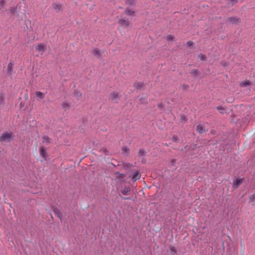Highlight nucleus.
<instances>
[{
	"label": "nucleus",
	"mask_w": 255,
	"mask_h": 255,
	"mask_svg": "<svg viewBox=\"0 0 255 255\" xmlns=\"http://www.w3.org/2000/svg\"><path fill=\"white\" fill-rule=\"evenodd\" d=\"M13 137L12 136V133L10 131V132H3L0 136V142H10Z\"/></svg>",
	"instance_id": "1"
},
{
	"label": "nucleus",
	"mask_w": 255,
	"mask_h": 255,
	"mask_svg": "<svg viewBox=\"0 0 255 255\" xmlns=\"http://www.w3.org/2000/svg\"><path fill=\"white\" fill-rule=\"evenodd\" d=\"M130 173L129 177L131 178L133 181H135L140 179L141 174L138 171L133 169L130 171Z\"/></svg>",
	"instance_id": "2"
},
{
	"label": "nucleus",
	"mask_w": 255,
	"mask_h": 255,
	"mask_svg": "<svg viewBox=\"0 0 255 255\" xmlns=\"http://www.w3.org/2000/svg\"><path fill=\"white\" fill-rule=\"evenodd\" d=\"M47 149L43 146H41L39 148V153L41 156H42L45 160H47L48 157V154L46 151Z\"/></svg>",
	"instance_id": "3"
},
{
	"label": "nucleus",
	"mask_w": 255,
	"mask_h": 255,
	"mask_svg": "<svg viewBox=\"0 0 255 255\" xmlns=\"http://www.w3.org/2000/svg\"><path fill=\"white\" fill-rule=\"evenodd\" d=\"M243 178H237L234 181L233 187L234 189H237L239 186L242 184Z\"/></svg>",
	"instance_id": "4"
},
{
	"label": "nucleus",
	"mask_w": 255,
	"mask_h": 255,
	"mask_svg": "<svg viewBox=\"0 0 255 255\" xmlns=\"http://www.w3.org/2000/svg\"><path fill=\"white\" fill-rule=\"evenodd\" d=\"M52 6L57 12L62 10V4L61 3L54 2L52 4Z\"/></svg>",
	"instance_id": "5"
},
{
	"label": "nucleus",
	"mask_w": 255,
	"mask_h": 255,
	"mask_svg": "<svg viewBox=\"0 0 255 255\" xmlns=\"http://www.w3.org/2000/svg\"><path fill=\"white\" fill-rule=\"evenodd\" d=\"M119 23L124 27H127L129 25L128 19H122L119 20Z\"/></svg>",
	"instance_id": "6"
},
{
	"label": "nucleus",
	"mask_w": 255,
	"mask_h": 255,
	"mask_svg": "<svg viewBox=\"0 0 255 255\" xmlns=\"http://www.w3.org/2000/svg\"><path fill=\"white\" fill-rule=\"evenodd\" d=\"M130 152L129 148L127 146H123L122 148V154L128 156Z\"/></svg>",
	"instance_id": "7"
},
{
	"label": "nucleus",
	"mask_w": 255,
	"mask_h": 255,
	"mask_svg": "<svg viewBox=\"0 0 255 255\" xmlns=\"http://www.w3.org/2000/svg\"><path fill=\"white\" fill-rule=\"evenodd\" d=\"M45 49V45L44 43H40L36 47V50L41 52H43Z\"/></svg>",
	"instance_id": "8"
},
{
	"label": "nucleus",
	"mask_w": 255,
	"mask_h": 255,
	"mask_svg": "<svg viewBox=\"0 0 255 255\" xmlns=\"http://www.w3.org/2000/svg\"><path fill=\"white\" fill-rule=\"evenodd\" d=\"M196 130L200 134H202L204 132L206 131V129L204 128V127L202 125H198L197 126Z\"/></svg>",
	"instance_id": "9"
},
{
	"label": "nucleus",
	"mask_w": 255,
	"mask_h": 255,
	"mask_svg": "<svg viewBox=\"0 0 255 255\" xmlns=\"http://www.w3.org/2000/svg\"><path fill=\"white\" fill-rule=\"evenodd\" d=\"M52 210L54 212L55 215L59 219H61V213L60 211L56 207H53Z\"/></svg>",
	"instance_id": "10"
},
{
	"label": "nucleus",
	"mask_w": 255,
	"mask_h": 255,
	"mask_svg": "<svg viewBox=\"0 0 255 255\" xmlns=\"http://www.w3.org/2000/svg\"><path fill=\"white\" fill-rule=\"evenodd\" d=\"M13 64L11 62H9L7 66V73L8 75H11L13 71Z\"/></svg>",
	"instance_id": "11"
},
{
	"label": "nucleus",
	"mask_w": 255,
	"mask_h": 255,
	"mask_svg": "<svg viewBox=\"0 0 255 255\" xmlns=\"http://www.w3.org/2000/svg\"><path fill=\"white\" fill-rule=\"evenodd\" d=\"M229 19L233 24H236L239 22L240 18L235 16L229 17Z\"/></svg>",
	"instance_id": "12"
},
{
	"label": "nucleus",
	"mask_w": 255,
	"mask_h": 255,
	"mask_svg": "<svg viewBox=\"0 0 255 255\" xmlns=\"http://www.w3.org/2000/svg\"><path fill=\"white\" fill-rule=\"evenodd\" d=\"M92 54H94L95 56H96L97 58H100L101 55V51L98 48H94L93 49Z\"/></svg>",
	"instance_id": "13"
},
{
	"label": "nucleus",
	"mask_w": 255,
	"mask_h": 255,
	"mask_svg": "<svg viewBox=\"0 0 255 255\" xmlns=\"http://www.w3.org/2000/svg\"><path fill=\"white\" fill-rule=\"evenodd\" d=\"M4 93L3 92H0V106L4 105Z\"/></svg>",
	"instance_id": "14"
},
{
	"label": "nucleus",
	"mask_w": 255,
	"mask_h": 255,
	"mask_svg": "<svg viewBox=\"0 0 255 255\" xmlns=\"http://www.w3.org/2000/svg\"><path fill=\"white\" fill-rule=\"evenodd\" d=\"M124 13L128 15H132L134 13V11L130 10L128 7H126Z\"/></svg>",
	"instance_id": "15"
},
{
	"label": "nucleus",
	"mask_w": 255,
	"mask_h": 255,
	"mask_svg": "<svg viewBox=\"0 0 255 255\" xmlns=\"http://www.w3.org/2000/svg\"><path fill=\"white\" fill-rule=\"evenodd\" d=\"M147 152L143 148H140L138 153V156L140 157L145 156L146 155Z\"/></svg>",
	"instance_id": "16"
},
{
	"label": "nucleus",
	"mask_w": 255,
	"mask_h": 255,
	"mask_svg": "<svg viewBox=\"0 0 255 255\" xmlns=\"http://www.w3.org/2000/svg\"><path fill=\"white\" fill-rule=\"evenodd\" d=\"M251 84V82L249 80L242 81L240 84V86L242 87H245L247 86L250 85Z\"/></svg>",
	"instance_id": "17"
},
{
	"label": "nucleus",
	"mask_w": 255,
	"mask_h": 255,
	"mask_svg": "<svg viewBox=\"0 0 255 255\" xmlns=\"http://www.w3.org/2000/svg\"><path fill=\"white\" fill-rule=\"evenodd\" d=\"M35 95L37 98H38L40 99H44L45 97V93H43L40 91H36L35 92Z\"/></svg>",
	"instance_id": "18"
},
{
	"label": "nucleus",
	"mask_w": 255,
	"mask_h": 255,
	"mask_svg": "<svg viewBox=\"0 0 255 255\" xmlns=\"http://www.w3.org/2000/svg\"><path fill=\"white\" fill-rule=\"evenodd\" d=\"M121 97V96H119L118 93L116 92H112L110 94V98L112 100H114L116 98H119Z\"/></svg>",
	"instance_id": "19"
},
{
	"label": "nucleus",
	"mask_w": 255,
	"mask_h": 255,
	"mask_svg": "<svg viewBox=\"0 0 255 255\" xmlns=\"http://www.w3.org/2000/svg\"><path fill=\"white\" fill-rule=\"evenodd\" d=\"M190 74L193 75L195 77H197L200 74V72L198 69H194L191 70Z\"/></svg>",
	"instance_id": "20"
},
{
	"label": "nucleus",
	"mask_w": 255,
	"mask_h": 255,
	"mask_svg": "<svg viewBox=\"0 0 255 255\" xmlns=\"http://www.w3.org/2000/svg\"><path fill=\"white\" fill-rule=\"evenodd\" d=\"M133 86L137 89H139L141 88L143 86V83L140 82H135L133 84Z\"/></svg>",
	"instance_id": "21"
},
{
	"label": "nucleus",
	"mask_w": 255,
	"mask_h": 255,
	"mask_svg": "<svg viewBox=\"0 0 255 255\" xmlns=\"http://www.w3.org/2000/svg\"><path fill=\"white\" fill-rule=\"evenodd\" d=\"M42 139L43 142H45L47 143H50L51 142V139L47 135H43Z\"/></svg>",
	"instance_id": "22"
},
{
	"label": "nucleus",
	"mask_w": 255,
	"mask_h": 255,
	"mask_svg": "<svg viewBox=\"0 0 255 255\" xmlns=\"http://www.w3.org/2000/svg\"><path fill=\"white\" fill-rule=\"evenodd\" d=\"M130 189L127 187H125L123 190H121V193L125 195H128Z\"/></svg>",
	"instance_id": "23"
},
{
	"label": "nucleus",
	"mask_w": 255,
	"mask_h": 255,
	"mask_svg": "<svg viewBox=\"0 0 255 255\" xmlns=\"http://www.w3.org/2000/svg\"><path fill=\"white\" fill-rule=\"evenodd\" d=\"M170 253L172 255H177V250L175 247L172 246L170 247Z\"/></svg>",
	"instance_id": "24"
},
{
	"label": "nucleus",
	"mask_w": 255,
	"mask_h": 255,
	"mask_svg": "<svg viewBox=\"0 0 255 255\" xmlns=\"http://www.w3.org/2000/svg\"><path fill=\"white\" fill-rule=\"evenodd\" d=\"M100 151L103 152L105 154V155H110L109 151L106 148L103 147L101 148Z\"/></svg>",
	"instance_id": "25"
},
{
	"label": "nucleus",
	"mask_w": 255,
	"mask_h": 255,
	"mask_svg": "<svg viewBox=\"0 0 255 255\" xmlns=\"http://www.w3.org/2000/svg\"><path fill=\"white\" fill-rule=\"evenodd\" d=\"M70 107V104L68 102H64L62 103V108L65 109V111H66V109H69Z\"/></svg>",
	"instance_id": "26"
},
{
	"label": "nucleus",
	"mask_w": 255,
	"mask_h": 255,
	"mask_svg": "<svg viewBox=\"0 0 255 255\" xmlns=\"http://www.w3.org/2000/svg\"><path fill=\"white\" fill-rule=\"evenodd\" d=\"M131 167H132V165L130 163H126L124 164V168L126 170H128Z\"/></svg>",
	"instance_id": "27"
},
{
	"label": "nucleus",
	"mask_w": 255,
	"mask_h": 255,
	"mask_svg": "<svg viewBox=\"0 0 255 255\" xmlns=\"http://www.w3.org/2000/svg\"><path fill=\"white\" fill-rule=\"evenodd\" d=\"M198 57L202 61H205L206 59V56L204 54H200L199 55H198Z\"/></svg>",
	"instance_id": "28"
},
{
	"label": "nucleus",
	"mask_w": 255,
	"mask_h": 255,
	"mask_svg": "<svg viewBox=\"0 0 255 255\" xmlns=\"http://www.w3.org/2000/svg\"><path fill=\"white\" fill-rule=\"evenodd\" d=\"M135 2L134 0H126V3L129 5H133Z\"/></svg>",
	"instance_id": "29"
},
{
	"label": "nucleus",
	"mask_w": 255,
	"mask_h": 255,
	"mask_svg": "<svg viewBox=\"0 0 255 255\" xmlns=\"http://www.w3.org/2000/svg\"><path fill=\"white\" fill-rule=\"evenodd\" d=\"M172 140L174 142H178L179 140L178 136L177 135H173L172 136Z\"/></svg>",
	"instance_id": "30"
},
{
	"label": "nucleus",
	"mask_w": 255,
	"mask_h": 255,
	"mask_svg": "<svg viewBox=\"0 0 255 255\" xmlns=\"http://www.w3.org/2000/svg\"><path fill=\"white\" fill-rule=\"evenodd\" d=\"M189 88V87L188 85L183 84L182 85V89L184 91H186L188 90Z\"/></svg>",
	"instance_id": "31"
},
{
	"label": "nucleus",
	"mask_w": 255,
	"mask_h": 255,
	"mask_svg": "<svg viewBox=\"0 0 255 255\" xmlns=\"http://www.w3.org/2000/svg\"><path fill=\"white\" fill-rule=\"evenodd\" d=\"M217 109L218 110L223 111L220 112L222 114H223L224 113V111L225 110L224 108L222 106H218L217 107Z\"/></svg>",
	"instance_id": "32"
},
{
	"label": "nucleus",
	"mask_w": 255,
	"mask_h": 255,
	"mask_svg": "<svg viewBox=\"0 0 255 255\" xmlns=\"http://www.w3.org/2000/svg\"><path fill=\"white\" fill-rule=\"evenodd\" d=\"M173 38V36L172 35H168L166 37V39L168 41H171Z\"/></svg>",
	"instance_id": "33"
},
{
	"label": "nucleus",
	"mask_w": 255,
	"mask_h": 255,
	"mask_svg": "<svg viewBox=\"0 0 255 255\" xmlns=\"http://www.w3.org/2000/svg\"><path fill=\"white\" fill-rule=\"evenodd\" d=\"M250 202H252V201L255 200V194H253L249 198Z\"/></svg>",
	"instance_id": "34"
},
{
	"label": "nucleus",
	"mask_w": 255,
	"mask_h": 255,
	"mask_svg": "<svg viewBox=\"0 0 255 255\" xmlns=\"http://www.w3.org/2000/svg\"><path fill=\"white\" fill-rule=\"evenodd\" d=\"M5 4V0H0V6L2 7Z\"/></svg>",
	"instance_id": "35"
},
{
	"label": "nucleus",
	"mask_w": 255,
	"mask_h": 255,
	"mask_svg": "<svg viewBox=\"0 0 255 255\" xmlns=\"http://www.w3.org/2000/svg\"><path fill=\"white\" fill-rule=\"evenodd\" d=\"M157 106L160 109H162L164 107V105L162 103L160 102L157 104Z\"/></svg>",
	"instance_id": "36"
},
{
	"label": "nucleus",
	"mask_w": 255,
	"mask_h": 255,
	"mask_svg": "<svg viewBox=\"0 0 255 255\" xmlns=\"http://www.w3.org/2000/svg\"><path fill=\"white\" fill-rule=\"evenodd\" d=\"M193 44H194L193 42H192L191 41H189L187 43V45L189 47L191 46H192L193 45Z\"/></svg>",
	"instance_id": "37"
},
{
	"label": "nucleus",
	"mask_w": 255,
	"mask_h": 255,
	"mask_svg": "<svg viewBox=\"0 0 255 255\" xmlns=\"http://www.w3.org/2000/svg\"><path fill=\"white\" fill-rule=\"evenodd\" d=\"M15 11H16V8H15L10 9V12L11 14H14L15 13Z\"/></svg>",
	"instance_id": "38"
},
{
	"label": "nucleus",
	"mask_w": 255,
	"mask_h": 255,
	"mask_svg": "<svg viewBox=\"0 0 255 255\" xmlns=\"http://www.w3.org/2000/svg\"><path fill=\"white\" fill-rule=\"evenodd\" d=\"M119 176L120 178H123L125 177L126 175L125 174L120 173Z\"/></svg>",
	"instance_id": "39"
},
{
	"label": "nucleus",
	"mask_w": 255,
	"mask_h": 255,
	"mask_svg": "<svg viewBox=\"0 0 255 255\" xmlns=\"http://www.w3.org/2000/svg\"><path fill=\"white\" fill-rule=\"evenodd\" d=\"M121 197L122 199H124V200H129L130 199V197H122L121 196Z\"/></svg>",
	"instance_id": "40"
},
{
	"label": "nucleus",
	"mask_w": 255,
	"mask_h": 255,
	"mask_svg": "<svg viewBox=\"0 0 255 255\" xmlns=\"http://www.w3.org/2000/svg\"><path fill=\"white\" fill-rule=\"evenodd\" d=\"M77 95H78L79 96H81L82 93L80 92H77Z\"/></svg>",
	"instance_id": "41"
},
{
	"label": "nucleus",
	"mask_w": 255,
	"mask_h": 255,
	"mask_svg": "<svg viewBox=\"0 0 255 255\" xmlns=\"http://www.w3.org/2000/svg\"><path fill=\"white\" fill-rule=\"evenodd\" d=\"M146 162V160L144 159V158H143L142 160H141V163H145Z\"/></svg>",
	"instance_id": "42"
},
{
	"label": "nucleus",
	"mask_w": 255,
	"mask_h": 255,
	"mask_svg": "<svg viewBox=\"0 0 255 255\" xmlns=\"http://www.w3.org/2000/svg\"><path fill=\"white\" fill-rule=\"evenodd\" d=\"M231 2H233L234 3H236L238 2V0H230Z\"/></svg>",
	"instance_id": "43"
},
{
	"label": "nucleus",
	"mask_w": 255,
	"mask_h": 255,
	"mask_svg": "<svg viewBox=\"0 0 255 255\" xmlns=\"http://www.w3.org/2000/svg\"><path fill=\"white\" fill-rule=\"evenodd\" d=\"M120 173L119 171L116 172L115 174L116 175H120Z\"/></svg>",
	"instance_id": "44"
},
{
	"label": "nucleus",
	"mask_w": 255,
	"mask_h": 255,
	"mask_svg": "<svg viewBox=\"0 0 255 255\" xmlns=\"http://www.w3.org/2000/svg\"><path fill=\"white\" fill-rule=\"evenodd\" d=\"M25 97L27 98L28 97V95L27 94H25Z\"/></svg>",
	"instance_id": "45"
}]
</instances>
